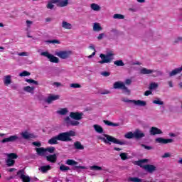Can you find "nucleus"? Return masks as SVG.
I'll list each match as a JSON object with an SVG mask.
<instances>
[{"mask_svg":"<svg viewBox=\"0 0 182 182\" xmlns=\"http://www.w3.org/2000/svg\"><path fill=\"white\" fill-rule=\"evenodd\" d=\"M157 87H159V85L156 82H151L149 85V90H153L154 89H157Z\"/></svg>","mask_w":182,"mask_h":182,"instance_id":"e433bc0d","label":"nucleus"},{"mask_svg":"<svg viewBox=\"0 0 182 182\" xmlns=\"http://www.w3.org/2000/svg\"><path fill=\"white\" fill-rule=\"evenodd\" d=\"M90 49H92V50H94V52H96V49H95V46H93V44H91V45L90 46Z\"/></svg>","mask_w":182,"mask_h":182,"instance_id":"774afa93","label":"nucleus"},{"mask_svg":"<svg viewBox=\"0 0 182 182\" xmlns=\"http://www.w3.org/2000/svg\"><path fill=\"white\" fill-rule=\"evenodd\" d=\"M133 103H134V105H136V106H141L143 107L147 105V102L146 101H142L140 100H133Z\"/></svg>","mask_w":182,"mask_h":182,"instance_id":"393cba45","label":"nucleus"},{"mask_svg":"<svg viewBox=\"0 0 182 182\" xmlns=\"http://www.w3.org/2000/svg\"><path fill=\"white\" fill-rule=\"evenodd\" d=\"M171 155L170 154V153H165L163 156L162 158L163 159H167V157H171Z\"/></svg>","mask_w":182,"mask_h":182,"instance_id":"052dcab7","label":"nucleus"},{"mask_svg":"<svg viewBox=\"0 0 182 182\" xmlns=\"http://www.w3.org/2000/svg\"><path fill=\"white\" fill-rule=\"evenodd\" d=\"M149 133L151 136H156V134H163V131L156 127H152L150 129Z\"/></svg>","mask_w":182,"mask_h":182,"instance_id":"dca6fc26","label":"nucleus"},{"mask_svg":"<svg viewBox=\"0 0 182 182\" xmlns=\"http://www.w3.org/2000/svg\"><path fill=\"white\" fill-rule=\"evenodd\" d=\"M76 136V132L73 130H70L67 132L60 133L57 135L59 141H72V138Z\"/></svg>","mask_w":182,"mask_h":182,"instance_id":"f03ea898","label":"nucleus"},{"mask_svg":"<svg viewBox=\"0 0 182 182\" xmlns=\"http://www.w3.org/2000/svg\"><path fill=\"white\" fill-rule=\"evenodd\" d=\"M8 159H10V160H16L18 159V154L15 153H10L7 154Z\"/></svg>","mask_w":182,"mask_h":182,"instance_id":"72a5a7b5","label":"nucleus"},{"mask_svg":"<svg viewBox=\"0 0 182 182\" xmlns=\"http://www.w3.org/2000/svg\"><path fill=\"white\" fill-rule=\"evenodd\" d=\"M71 50H60L55 53V56L60 58V59H69L72 55Z\"/></svg>","mask_w":182,"mask_h":182,"instance_id":"423d86ee","label":"nucleus"},{"mask_svg":"<svg viewBox=\"0 0 182 182\" xmlns=\"http://www.w3.org/2000/svg\"><path fill=\"white\" fill-rule=\"evenodd\" d=\"M58 140H59V138L58 137V135H57L50 139L48 143V144H58Z\"/></svg>","mask_w":182,"mask_h":182,"instance_id":"a878e982","label":"nucleus"},{"mask_svg":"<svg viewBox=\"0 0 182 182\" xmlns=\"http://www.w3.org/2000/svg\"><path fill=\"white\" fill-rule=\"evenodd\" d=\"M153 103L154 105H164V102L163 101H160V100H154Z\"/></svg>","mask_w":182,"mask_h":182,"instance_id":"3c124183","label":"nucleus"},{"mask_svg":"<svg viewBox=\"0 0 182 182\" xmlns=\"http://www.w3.org/2000/svg\"><path fill=\"white\" fill-rule=\"evenodd\" d=\"M17 176H19V178H21L23 182H31V178L25 175V170L23 169L18 171Z\"/></svg>","mask_w":182,"mask_h":182,"instance_id":"6e6552de","label":"nucleus"},{"mask_svg":"<svg viewBox=\"0 0 182 182\" xmlns=\"http://www.w3.org/2000/svg\"><path fill=\"white\" fill-rule=\"evenodd\" d=\"M16 140H19V136L17 135H11L9 137L3 139L1 143H14L16 141Z\"/></svg>","mask_w":182,"mask_h":182,"instance_id":"9d476101","label":"nucleus"},{"mask_svg":"<svg viewBox=\"0 0 182 182\" xmlns=\"http://www.w3.org/2000/svg\"><path fill=\"white\" fill-rule=\"evenodd\" d=\"M68 112V111L67 108H62L61 109L57 111V113H58V114H61L62 116H65Z\"/></svg>","mask_w":182,"mask_h":182,"instance_id":"f704fd0d","label":"nucleus"},{"mask_svg":"<svg viewBox=\"0 0 182 182\" xmlns=\"http://www.w3.org/2000/svg\"><path fill=\"white\" fill-rule=\"evenodd\" d=\"M101 75L102 76H105V77H107V76H110V73H109L107 71H104V72L101 73Z\"/></svg>","mask_w":182,"mask_h":182,"instance_id":"864d4df0","label":"nucleus"},{"mask_svg":"<svg viewBox=\"0 0 182 182\" xmlns=\"http://www.w3.org/2000/svg\"><path fill=\"white\" fill-rule=\"evenodd\" d=\"M125 139H133L134 138V132H129L124 135Z\"/></svg>","mask_w":182,"mask_h":182,"instance_id":"c9c22d12","label":"nucleus"},{"mask_svg":"<svg viewBox=\"0 0 182 182\" xmlns=\"http://www.w3.org/2000/svg\"><path fill=\"white\" fill-rule=\"evenodd\" d=\"M104 136L105 137H100V140H102V141H104V143L105 144H112V143H113L114 144H119V146H124V144H126V141H120L116 138H114V136H111V135H108L106 134H104Z\"/></svg>","mask_w":182,"mask_h":182,"instance_id":"f257e3e1","label":"nucleus"},{"mask_svg":"<svg viewBox=\"0 0 182 182\" xmlns=\"http://www.w3.org/2000/svg\"><path fill=\"white\" fill-rule=\"evenodd\" d=\"M114 64L116 65V66H124V63L122 60L114 61Z\"/></svg>","mask_w":182,"mask_h":182,"instance_id":"79ce46f5","label":"nucleus"},{"mask_svg":"<svg viewBox=\"0 0 182 182\" xmlns=\"http://www.w3.org/2000/svg\"><path fill=\"white\" fill-rule=\"evenodd\" d=\"M36 151L38 156H40L41 157H45L46 154V149L44 147L36 148Z\"/></svg>","mask_w":182,"mask_h":182,"instance_id":"6ab92c4d","label":"nucleus"},{"mask_svg":"<svg viewBox=\"0 0 182 182\" xmlns=\"http://www.w3.org/2000/svg\"><path fill=\"white\" fill-rule=\"evenodd\" d=\"M47 43H53V45L57 44V45H60V41H59V40H48L46 41Z\"/></svg>","mask_w":182,"mask_h":182,"instance_id":"a19ab883","label":"nucleus"},{"mask_svg":"<svg viewBox=\"0 0 182 182\" xmlns=\"http://www.w3.org/2000/svg\"><path fill=\"white\" fill-rule=\"evenodd\" d=\"M95 55H96V51H94L92 55H90L88 56V59H92V58H93L95 56Z\"/></svg>","mask_w":182,"mask_h":182,"instance_id":"69168bd1","label":"nucleus"},{"mask_svg":"<svg viewBox=\"0 0 182 182\" xmlns=\"http://www.w3.org/2000/svg\"><path fill=\"white\" fill-rule=\"evenodd\" d=\"M103 28L100 26V24L99 23H95L93 25V31L95 32H100Z\"/></svg>","mask_w":182,"mask_h":182,"instance_id":"bb28decb","label":"nucleus"},{"mask_svg":"<svg viewBox=\"0 0 182 182\" xmlns=\"http://www.w3.org/2000/svg\"><path fill=\"white\" fill-rule=\"evenodd\" d=\"M74 147L76 150H85V146L82 145V143L79 141L74 143Z\"/></svg>","mask_w":182,"mask_h":182,"instance_id":"b1692460","label":"nucleus"},{"mask_svg":"<svg viewBox=\"0 0 182 182\" xmlns=\"http://www.w3.org/2000/svg\"><path fill=\"white\" fill-rule=\"evenodd\" d=\"M55 148L54 146H50L46 148V152L48 151V153H50L51 154L55 153Z\"/></svg>","mask_w":182,"mask_h":182,"instance_id":"ea45409f","label":"nucleus"},{"mask_svg":"<svg viewBox=\"0 0 182 182\" xmlns=\"http://www.w3.org/2000/svg\"><path fill=\"white\" fill-rule=\"evenodd\" d=\"M119 156L122 160H127V153H121L119 154Z\"/></svg>","mask_w":182,"mask_h":182,"instance_id":"8fccbe9b","label":"nucleus"},{"mask_svg":"<svg viewBox=\"0 0 182 182\" xmlns=\"http://www.w3.org/2000/svg\"><path fill=\"white\" fill-rule=\"evenodd\" d=\"M19 76L21 77H23L25 76H31V73L28 72V71H23L22 73H21L19 74Z\"/></svg>","mask_w":182,"mask_h":182,"instance_id":"a18cd8bd","label":"nucleus"},{"mask_svg":"<svg viewBox=\"0 0 182 182\" xmlns=\"http://www.w3.org/2000/svg\"><path fill=\"white\" fill-rule=\"evenodd\" d=\"M75 168H80L81 170H85V168H86V167L83 166H76Z\"/></svg>","mask_w":182,"mask_h":182,"instance_id":"0e129e2a","label":"nucleus"},{"mask_svg":"<svg viewBox=\"0 0 182 182\" xmlns=\"http://www.w3.org/2000/svg\"><path fill=\"white\" fill-rule=\"evenodd\" d=\"M21 136L25 140H29V139H36V136L33 134H29L28 132H24L21 133Z\"/></svg>","mask_w":182,"mask_h":182,"instance_id":"4468645a","label":"nucleus"},{"mask_svg":"<svg viewBox=\"0 0 182 182\" xmlns=\"http://www.w3.org/2000/svg\"><path fill=\"white\" fill-rule=\"evenodd\" d=\"M125 83H126V85H132V80H130V79H127V80H125Z\"/></svg>","mask_w":182,"mask_h":182,"instance_id":"e2e57ef3","label":"nucleus"},{"mask_svg":"<svg viewBox=\"0 0 182 182\" xmlns=\"http://www.w3.org/2000/svg\"><path fill=\"white\" fill-rule=\"evenodd\" d=\"M32 144H33V146H36V147H38V148H40L41 146H42V144L38 141L32 142Z\"/></svg>","mask_w":182,"mask_h":182,"instance_id":"603ef678","label":"nucleus"},{"mask_svg":"<svg viewBox=\"0 0 182 182\" xmlns=\"http://www.w3.org/2000/svg\"><path fill=\"white\" fill-rule=\"evenodd\" d=\"M58 99H59V95H50L46 100V102L48 103V105H50V103L55 102V100H58Z\"/></svg>","mask_w":182,"mask_h":182,"instance_id":"aec40b11","label":"nucleus"},{"mask_svg":"<svg viewBox=\"0 0 182 182\" xmlns=\"http://www.w3.org/2000/svg\"><path fill=\"white\" fill-rule=\"evenodd\" d=\"M154 72H156V76L161 75V72L156 71L154 70H149L147 68H142L140 70L141 75H151V73H154Z\"/></svg>","mask_w":182,"mask_h":182,"instance_id":"9b49d317","label":"nucleus"},{"mask_svg":"<svg viewBox=\"0 0 182 182\" xmlns=\"http://www.w3.org/2000/svg\"><path fill=\"white\" fill-rule=\"evenodd\" d=\"M141 147H144L146 150H151V149H153L151 146H147L146 144H141Z\"/></svg>","mask_w":182,"mask_h":182,"instance_id":"6e6d98bb","label":"nucleus"},{"mask_svg":"<svg viewBox=\"0 0 182 182\" xmlns=\"http://www.w3.org/2000/svg\"><path fill=\"white\" fill-rule=\"evenodd\" d=\"M4 83L5 86H9L11 83H12V76L11 75H6L4 78Z\"/></svg>","mask_w":182,"mask_h":182,"instance_id":"4be33fe9","label":"nucleus"},{"mask_svg":"<svg viewBox=\"0 0 182 182\" xmlns=\"http://www.w3.org/2000/svg\"><path fill=\"white\" fill-rule=\"evenodd\" d=\"M41 56H45L49 59V61L52 63H58L59 62V58L55 55L49 53L48 51H44L41 53Z\"/></svg>","mask_w":182,"mask_h":182,"instance_id":"0eeeda50","label":"nucleus"},{"mask_svg":"<svg viewBox=\"0 0 182 182\" xmlns=\"http://www.w3.org/2000/svg\"><path fill=\"white\" fill-rule=\"evenodd\" d=\"M122 102L125 103H133V100H129L127 98H122Z\"/></svg>","mask_w":182,"mask_h":182,"instance_id":"5fc2aeb1","label":"nucleus"},{"mask_svg":"<svg viewBox=\"0 0 182 182\" xmlns=\"http://www.w3.org/2000/svg\"><path fill=\"white\" fill-rule=\"evenodd\" d=\"M144 170H146V171H148V173H154L156 170H157V168L154 166V165L151 164H146L143 166Z\"/></svg>","mask_w":182,"mask_h":182,"instance_id":"2eb2a0df","label":"nucleus"},{"mask_svg":"<svg viewBox=\"0 0 182 182\" xmlns=\"http://www.w3.org/2000/svg\"><path fill=\"white\" fill-rule=\"evenodd\" d=\"M65 164H68V166H77L78 163L73 159H68L66 161Z\"/></svg>","mask_w":182,"mask_h":182,"instance_id":"c85d7f7f","label":"nucleus"},{"mask_svg":"<svg viewBox=\"0 0 182 182\" xmlns=\"http://www.w3.org/2000/svg\"><path fill=\"white\" fill-rule=\"evenodd\" d=\"M103 36H105V33L99 34V36H97L98 41H102V39H103Z\"/></svg>","mask_w":182,"mask_h":182,"instance_id":"4d7b16f0","label":"nucleus"},{"mask_svg":"<svg viewBox=\"0 0 182 182\" xmlns=\"http://www.w3.org/2000/svg\"><path fill=\"white\" fill-rule=\"evenodd\" d=\"M90 169H91V170H94V171H100L102 170V167L97 166H96V165H94V166H91V167H90Z\"/></svg>","mask_w":182,"mask_h":182,"instance_id":"c03bdc74","label":"nucleus"},{"mask_svg":"<svg viewBox=\"0 0 182 182\" xmlns=\"http://www.w3.org/2000/svg\"><path fill=\"white\" fill-rule=\"evenodd\" d=\"M113 53H109L107 55L105 54H100V58L102 59V60L98 61V63L100 65H103L105 63H111L113 60Z\"/></svg>","mask_w":182,"mask_h":182,"instance_id":"20e7f679","label":"nucleus"},{"mask_svg":"<svg viewBox=\"0 0 182 182\" xmlns=\"http://www.w3.org/2000/svg\"><path fill=\"white\" fill-rule=\"evenodd\" d=\"M90 8L91 9H92V11H100L101 9L100 6L95 3L91 4Z\"/></svg>","mask_w":182,"mask_h":182,"instance_id":"473e14b6","label":"nucleus"},{"mask_svg":"<svg viewBox=\"0 0 182 182\" xmlns=\"http://www.w3.org/2000/svg\"><path fill=\"white\" fill-rule=\"evenodd\" d=\"M147 161H149L148 159H141V160H139V161H137L136 162V164L137 166H139V167H141V168H143V167H144V166H143V164H144V163H147Z\"/></svg>","mask_w":182,"mask_h":182,"instance_id":"2f4dec72","label":"nucleus"},{"mask_svg":"<svg viewBox=\"0 0 182 182\" xmlns=\"http://www.w3.org/2000/svg\"><path fill=\"white\" fill-rule=\"evenodd\" d=\"M62 28L64 29H72V24L70 23H68L67 21H63L62 23Z\"/></svg>","mask_w":182,"mask_h":182,"instance_id":"cd10ccee","label":"nucleus"},{"mask_svg":"<svg viewBox=\"0 0 182 182\" xmlns=\"http://www.w3.org/2000/svg\"><path fill=\"white\" fill-rule=\"evenodd\" d=\"M60 171H68V170H70V168L69 166H66L63 164H61L60 166Z\"/></svg>","mask_w":182,"mask_h":182,"instance_id":"58836bf2","label":"nucleus"},{"mask_svg":"<svg viewBox=\"0 0 182 182\" xmlns=\"http://www.w3.org/2000/svg\"><path fill=\"white\" fill-rule=\"evenodd\" d=\"M26 82H27V83H33L34 85H39V82H38V81L33 80V79H26Z\"/></svg>","mask_w":182,"mask_h":182,"instance_id":"49530a36","label":"nucleus"},{"mask_svg":"<svg viewBox=\"0 0 182 182\" xmlns=\"http://www.w3.org/2000/svg\"><path fill=\"white\" fill-rule=\"evenodd\" d=\"M34 90H35V87H31V86H26V87H24L23 88V90H25V92H28V93L33 92Z\"/></svg>","mask_w":182,"mask_h":182,"instance_id":"4c0bfd02","label":"nucleus"},{"mask_svg":"<svg viewBox=\"0 0 182 182\" xmlns=\"http://www.w3.org/2000/svg\"><path fill=\"white\" fill-rule=\"evenodd\" d=\"M93 127H94L95 132H97V133H100V134L103 133V128L101 126L95 124L93 126Z\"/></svg>","mask_w":182,"mask_h":182,"instance_id":"c756f323","label":"nucleus"},{"mask_svg":"<svg viewBox=\"0 0 182 182\" xmlns=\"http://www.w3.org/2000/svg\"><path fill=\"white\" fill-rule=\"evenodd\" d=\"M182 37H178L174 41L173 43H178V42H181Z\"/></svg>","mask_w":182,"mask_h":182,"instance_id":"13d9d810","label":"nucleus"},{"mask_svg":"<svg viewBox=\"0 0 182 182\" xmlns=\"http://www.w3.org/2000/svg\"><path fill=\"white\" fill-rule=\"evenodd\" d=\"M103 123H105V124H106L107 126H111L112 127H119V126H120V123H114L109 120H104Z\"/></svg>","mask_w":182,"mask_h":182,"instance_id":"5701e85b","label":"nucleus"},{"mask_svg":"<svg viewBox=\"0 0 182 182\" xmlns=\"http://www.w3.org/2000/svg\"><path fill=\"white\" fill-rule=\"evenodd\" d=\"M114 19H124V15L123 14H114L113 16Z\"/></svg>","mask_w":182,"mask_h":182,"instance_id":"37998d69","label":"nucleus"},{"mask_svg":"<svg viewBox=\"0 0 182 182\" xmlns=\"http://www.w3.org/2000/svg\"><path fill=\"white\" fill-rule=\"evenodd\" d=\"M65 122L67 123V124H70V126H79V124H80L79 120H70V117H66L65 118Z\"/></svg>","mask_w":182,"mask_h":182,"instance_id":"ddd939ff","label":"nucleus"},{"mask_svg":"<svg viewBox=\"0 0 182 182\" xmlns=\"http://www.w3.org/2000/svg\"><path fill=\"white\" fill-rule=\"evenodd\" d=\"M153 92H151V90H146L144 92V96H150V95H151Z\"/></svg>","mask_w":182,"mask_h":182,"instance_id":"bf43d9fd","label":"nucleus"},{"mask_svg":"<svg viewBox=\"0 0 182 182\" xmlns=\"http://www.w3.org/2000/svg\"><path fill=\"white\" fill-rule=\"evenodd\" d=\"M53 4H57V6L60 8H63L69 5V0H50L46 6L48 9H53L55 5Z\"/></svg>","mask_w":182,"mask_h":182,"instance_id":"7ed1b4c3","label":"nucleus"},{"mask_svg":"<svg viewBox=\"0 0 182 182\" xmlns=\"http://www.w3.org/2000/svg\"><path fill=\"white\" fill-rule=\"evenodd\" d=\"M70 87H73L74 89H79L82 87V85L77 83H73V84H70Z\"/></svg>","mask_w":182,"mask_h":182,"instance_id":"09e8293b","label":"nucleus"},{"mask_svg":"<svg viewBox=\"0 0 182 182\" xmlns=\"http://www.w3.org/2000/svg\"><path fill=\"white\" fill-rule=\"evenodd\" d=\"M46 159L47 161H49L50 163H56L58 160V155H56V154H54L46 156Z\"/></svg>","mask_w":182,"mask_h":182,"instance_id":"a211bd4d","label":"nucleus"},{"mask_svg":"<svg viewBox=\"0 0 182 182\" xmlns=\"http://www.w3.org/2000/svg\"><path fill=\"white\" fill-rule=\"evenodd\" d=\"M70 117L74 120H82L83 119V112H70Z\"/></svg>","mask_w":182,"mask_h":182,"instance_id":"1a4fd4ad","label":"nucleus"},{"mask_svg":"<svg viewBox=\"0 0 182 182\" xmlns=\"http://www.w3.org/2000/svg\"><path fill=\"white\" fill-rule=\"evenodd\" d=\"M6 163L8 167H12L13 166H15V160L10 159L9 158L7 159Z\"/></svg>","mask_w":182,"mask_h":182,"instance_id":"7c9ffc66","label":"nucleus"},{"mask_svg":"<svg viewBox=\"0 0 182 182\" xmlns=\"http://www.w3.org/2000/svg\"><path fill=\"white\" fill-rule=\"evenodd\" d=\"M129 181H132V182H141L142 180L137 178V177H130L129 178Z\"/></svg>","mask_w":182,"mask_h":182,"instance_id":"de8ad7c7","label":"nucleus"},{"mask_svg":"<svg viewBox=\"0 0 182 182\" xmlns=\"http://www.w3.org/2000/svg\"><path fill=\"white\" fill-rule=\"evenodd\" d=\"M156 143H159V144H168V143H173V139H164L162 137H158L155 139Z\"/></svg>","mask_w":182,"mask_h":182,"instance_id":"f8f14e48","label":"nucleus"},{"mask_svg":"<svg viewBox=\"0 0 182 182\" xmlns=\"http://www.w3.org/2000/svg\"><path fill=\"white\" fill-rule=\"evenodd\" d=\"M113 89H121L122 93L130 95V90L126 87V85L120 81H117L113 84Z\"/></svg>","mask_w":182,"mask_h":182,"instance_id":"39448f33","label":"nucleus"},{"mask_svg":"<svg viewBox=\"0 0 182 182\" xmlns=\"http://www.w3.org/2000/svg\"><path fill=\"white\" fill-rule=\"evenodd\" d=\"M134 139L139 140L140 139H143V137H144L146 134H144L143 132H141L140 129H136L135 132H134Z\"/></svg>","mask_w":182,"mask_h":182,"instance_id":"f3484780","label":"nucleus"},{"mask_svg":"<svg viewBox=\"0 0 182 182\" xmlns=\"http://www.w3.org/2000/svg\"><path fill=\"white\" fill-rule=\"evenodd\" d=\"M18 56H28V53L26 52H21L18 54Z\"/></svg>","mask_w":182,"mask_h":182,"instance_id":"680f3d73","label":"nucleus"},{"mask_svg":"<svg viewBox=\"0 0 182 182\" xmlns=\"http://www.w3.org/2000/svg\"><path fill=\"white\" fill-rule=\"evenodd\" d=\"M51 169H52V166H50V165L43 166L38 168V170L41 171L43 174H45V173H48L49 170H51Z\"/></svg>","mask_w":182,"mask_h":182,"instance_id":"412c9836","label":"nucleus"},{"mask_svg":"<svg viewBox=\"0 0 182 182\" xmlns=\"http://www.w3.org/2000/svg\"><path fill=\"white\" fill-rule=\"evenodd\" d=\"M54 85L57 86V87H59V86H61L62 84H60V82H55Z\"/></svg>","mask_w":182,"mask_h":182,"instance_id":"338daca9","label":"nucleus"}]
</instances>
